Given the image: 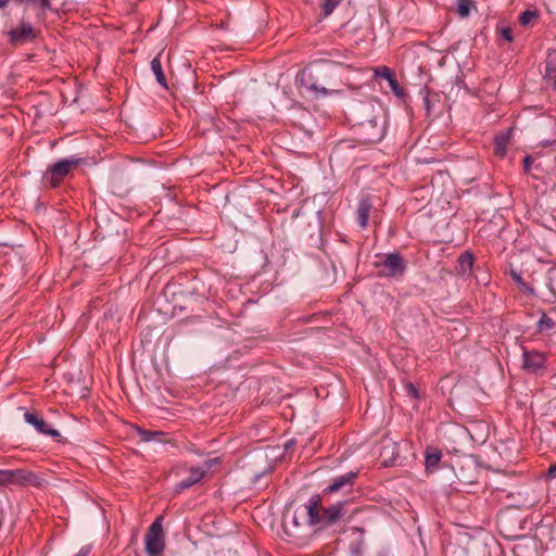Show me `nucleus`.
<instances>
[{"instance_id": "72a5a7b5", "label": "nucleus", "mask_w": 556, "mask_h": 556, "mask_svg": "<svg viewBox=\"0 0 556 556\" xmlns=\"http://www.w3.org/2000/svg\"><path fill=\"white\" fill-rule=\"evenodd\" d=\"M514 278L522 288L528 289L526 283L522 281L520 274H514Z\"/></svg>"}, {"instance_id": "f8f14e48", "label": "nucleus", "mask_w": 556, "mask_h": 556, "mask_svg": "<svg viewBox=\"0 0 556 556\" xmlns=\"http://www.w3.org/2000/svg\"><path fill=\"white\" fill-rule=\"evenodd\" d=\"M356 477V473L353 471L346 472L340 477H337L331 484H329L326 489V492L328 493H334L339 490L343 489L346 485H352L354 478Z\"/></svg>"}, {"instance_id": "c756f323", "label": "nucleus", "mask_w": 556, "mask_h": 556, "mask_svg": "<svg viewBox=\"0 0 556 556\" xmlns=\"http://www.w3.org/2000/svg\"><path fill=\"white\" fill-rule=\"evenodd\" d=\"M219 458H211V459H207L205 460L204 463V467H202L203 469H205V472L212 468L214 465H216L218 463Z\"/></svg>"}, {"instance_id": "9b49d317", "label": "nucleus", "mask_w": 556, "mask_h": 556, "mask_svg": "<svg viewBox=\"0 0 556 556\" xmlns=\"http://www.w3.org/2000/svg\"><path fill=\"white\" fill-rule=\"evenodd\" d=\"M372 207L369 199H361L356 210V220L362 228H365L368 223L369 212Z\"/></svg>"}, {"instance_id": "0eeeda50", "label": "nucleus", "mask_w": 556, "mask_h": 556, "mask_svg": "<svg viewBox=\"0 0 556 556\" xmlns=\"http://www.w3.org/2000/svg\"><path fill=\"white\" fill-rule=\"evenodd\" d=\"M9 484L38 485L39 478L31 471L24 469L9 470Z\"/></svg>"}, {"instance_id": "f03ea898", "label": "nucleus", "mask_w": 556, "mask_h": 556, "mask_svg": "<svg viewBox=\"0 0 556 556\" xmlns=\"http://www.w3.org/2000/svg\"><path fill=\"white\" fill-rule=\"evenodd\" d=\"M383 276L388 278L402 277L407 268L406 261L397 252L388 253L382 262Z\"/></svg>"}, {"instance_id": "39448f33", "label": "nucleus", "mask_w": 556, "mask_h": 556, "mask_svg": "<svg viewBox=\"0 0 556 556\" xmlns=\"http://www.w3.org/2000/svg\"><path fill=\"white\" fill-rule=\"evenodd\" d=\"M546 356L536 350H526L522 352V368L530 374H536L545 367Z\"/></svg>"}, {"instance_id": "cd10ccee", "label": "nucleus", "mask_w": 556, "mask_h": 556, "mask_svg": "<svg viewBox=\"0 0 556 556\" xmlns=\"http://www.w3.org/2000/svg\"><path fill=\"white\" fill-rule=\"evenodd\" d=\"M9 470H0V485H9Z\"/></svg>"}, {"instance_id": "c9c22d12", "label": "nucleus", "mask_w": 556, "mask_h": 556, "mask_svg": "<svg viewBox=\"0 0 556 556\" xmlns=\"http://www.w3.org/2000/svg\"><path fill=\"white\" fill-rule=\"evenodd\" d=\"M351 553L353 554V556H361V548L358 546H351Z\"/></svg>"}, {"instance_id": "58836bf2", "label": "nucleus", "mask_w": 556, "mask_h": 556, "mask_svg": "<svg viewBox=\"0 0 556 556\" xmlns=\"http://www.w3.org/2000/svg\"><path fill=\"white\" fill-rule=\"evenodd\" d=\"M9 2H12V0H0V10L5 8Z\"/></svg>"}, {"instance_id": "6ab92c4d", "label": "nucleus", "mask_w": 556, "mask_h": 556, "mask_svg": "<svg viewBox=\"0 0 556 556\" xmlns=\"http://www.w3.org/2000/svg\"><path fill=\"white\" fill-rule=\"evenodd\" d=\"M536 327L540 332H546L555 327V323L551 317L543 314L539 319Z\"/></svg>"}, {"instance_id": "423d86ee", "label": "nucleus", "mask_w": 556, "mask_h": 556, "mask_svg": "<svg viewBox=\"0 0 556 556\" xmlns=\"http://www.w3.org/2000/svg\"><path fill=\"white\" fill-rule=\"evenodd\" d=\"M10 42L23 45L36 38V31L29 22L22 21L20 26L8 31Z\"/></svg>"}, {"instance_id": "6e6552de", "label": "nucleus", "mask_w": 556, "mask_h": 556, "mask_svg": "<svg viewBox=\"0 0 556 556\" xmlns=\"http://www.w3.org/2000/svg\"><path fill=\"white\" fill-rule=\"evenodd\" d=\"M24 419L27 424L31 425L38 433L49 435L52 438H59L60 432L56 429H53L49 424H47L41 417L36 414L26 412L24 415Z\"/></svg>"}, {"instance_id": "4c0bfd02", "label": "nucleus", "mask_w": 556, "mask_h": 556, "mask_svg": "<svg viewBox=\"0 0 556 556\" xmlns=\"http://www.w3.org/2000/svg\"><path fill=\"white\" fill-rule=\"evenodd\" d=\"M424 104H425L426 110H427L428 112H430L431 106H430V100H429V98H428V97H425V98H424Z\"/></svg>"}, {"instance_id": "e433bc0d", "label": "nucleus", "mask_w": 556, "mask_h": 556, "mask_svg": "<svg viewBox=\"0 0 556 556\" xmlns=\"http://www.w3.org/2000/svg\"><path fill=\"white\" fill-rule=\"evenodd\" d=\"M554 144H556V140H544V141H542V146L543 147H552Z\"/></svg>"}, {"instance_id": "a878e982", "label": "nucleus", "mask_w": 556, "mask_h": 556, "mask_svg": "<svg viewBox=\"0 0 556 556\" xmlns=\"http://www.w3.org/2000/svg\"><path fill=\"white\" fill-rule=\"evenodd\" d=\"M376 75L386 79L388 83L391 81L394 76L389 67H381L380 70L376 71Z\"/></svg>"}, {"instance_id": "5701e85b", "label": "nucleus", "mask_w": 556, "mask_h": 556, "mask_svg": "<svg viewBox=\"0 0 556 556\" xmlns=\"http://www.w3.org/2000/svg\"><path fill=\"white\" fill-rule=\"evenodd\" d=\"M459 266L463 271H466L467 269L470 270L472 267V255L469 253H465V254L460 255Z\"/></svg>"}, {"instance_id": "473e14b6", "label": "nucleus", "mask_w": 556, "mask_h": 556, "mask_svg": "<svg viewBox=\"0 0 556 556\" xmlns=\"http://www.w3.org/2000/svg\"><path fill=\"white\" fill-rule=\"evenodd\" d=\"M556 477V463L553 464L549 468H548V471H547V478H554Z\"/></svg>"}, {"instance_id": "4468645a", "label": "nucleus", "mask_w": 556, "mask_h": 556, "mask_svg": "<svg viewBox=\"0 0 556 556\" xmlns=\"http://www.w3.org/2000/svg\"><path fill=\"white\" fill-rule=\"evenodd\" d=\"M342 505L343 503L339 502L325 509L323 520H325L326 523H332L338 520L342 515Z\"/></svg>"}, {"instance_id": "dca6fc26", "label": "nucleus", "mask_w": 556, "mask_h": 556, "mask_svg": "<svg viewBox=\"0 0 556 556\" xmlns=\"http://www.w3.org/2000/svg\"><path fill=\"white\" fill-rule=\"evenodd\" d=\"M151 70L155 76L156 81L164 88H167V81L163 73L162 63L160 56H155L151 61Z\"/></svg>"}, {"instance_id": "7c9ffc66", "label": "nucleus", "mask_w": 556, "mask_h": 556, "mask_svg": "<svg viewBox=\"0 0 556 556\" xmlns=\"http://www.w3.org/2000/svg\"><path fill=\"white\" fill-rule=\"evenodd\" d=\"M90 551H91V547L86 545V546H83L78 553L74 556H88L90 554Z\"/></svg>"}, {"instance_id": "2eb2a0df", "label": "nucleus", "mask_w": 556, "mask_h": 556, "mask_svg": "<svg viewBox=\"0 0 556 556\" xmlns=\"http://www.w3.org/2000/svg\"><path fill=\"white\" fill-rule=\"evenodd\" d=\"M509 140V132L497 135L494 140V153L503 157L507 152V143Z\"/></svg>"}, {"instance_id": "4be33fe9", "label": "nucleus", "mask_w": 556, "mask_h": 556, "mask_svg": "<svg viewBox=\"0 0 556 556\" xmlns=\"http://www.w3.org/2000/svg\"><path fill=\"white\" fill-rule=\"evenodd\" d=\"M341 0H325L323 4V13L325 16L330 15L333 10L340 4Z\"/></svg>"}, {"instance_id": "bb28decb", "label": "nucleus", "mask_w": 556, "mask_h": 556, "mask_svg": "<svg viewBox=\"0 0 556 556\" xmlns=\"http://www.w3.org/2000/svg\"><path fill=\"white\" fill-rule=\"evenodd\" d=\"M389 86H390L391 90L393 91V93L396 94L397 97L404 96V91L395 78H393L391 81H389Z\"/></svg>"}, {"instance_id": "aec40b11", "label": "nucleus", "mask_w": 556, "mask_h": 556, "mask_svg": "<svg viewBox=\"0 0 556 556\" xmlns=\"http://www.w3.org/2000/svg\"><path fill=\"white\" fill-rule=\"evenodd\" d=\"M538 13L535 11L526 10L519 16V23L522 26L529 25Z\"/></svg>"}, {"instance_id": "f704fd0d", "label": "nucleus", "mask_w": 556, "mask_h": 556, "mask_svg": "<svg viewBox=\"0 0 556 556\" xmlns=\"http://www.w3.org/2000/svg\"><path fill=\"white\" fill-rule=\"evenodd\" d=\"M300 513H301V511H296V513L292 516V518H291V522H292L294 526H299V523H300V522H299V516H298V514H300Z\"/></svg>"}, {"instance_id": "20e7f679", "label": "nucleus", "mask_w": 556, "mask_h": 556, "mask_svg": "<svg viewBox=\"0 0 556 556\" xmlns=\"http://www.w3.org/2000/svg\"><path fill=\"white\" fill-rule=\"evenodd\" d=\"M78 159H63L49 167L50 184L58 187L63 178L70 173L71 168L78 165Z\"/></svg>"}, {"instance_id": "9d476101", "label": "nucleus", "mask_w": 556, "mask_h": 556, "mask_svg": "<svg viewBox=\"0 0 556 556\" xmlns=\"http://www.w3.org/2000/svg\"><path fill=\"white\" fill-rule=\"evenodd\" d=\"M205 476V469L202 467H191L189 469V476L186 479H182L176 485V491L180 492L190 486L199 483Z\"/></svg>"}, {"instance_id": "a211bd4d", "label": "nucleus", "mask_w": 556, "mask_h": 556, "mask_svg": "<svg viewBox=\"0 0 556 556\" xmlns=\"http://www.w3.org/2000/svg\"><path fill=\"white\" fill-rule=\"evenodd\" d=\"M137 432L143 442L157 441V438L163 435L160 431L143 430L141 428H137Z\"/></svg>"}, {"instance_id": "ddd939ff", "label": "nucleus", "mask_w": 556, "mask_h": 556, "mask_svg": "<svg viewBox=\"0 0 556 556\" xmlns=\"http://www.w3.org/2000/svg\"><path fill=\"white\" fill-rule=\"evenodd\" d=\"M442 453L435 447H428L425 455V466L427 472H433L437 470L439 463L441 462Z\"/></svg>"}, {"instance_id": "f3484780", "label": "nucleus", "mask_w": 556, "mask_h": 556, "mask_svg": "<svg viewBox=\"0 0 556 556\" xmlns=\"http://www.w3.org/2000/svg\"><path fill=\"white\" fill-rule=\"evenodd\" d=\"M12 2L27 7L40 8L42 10L51 8L50 0H12Z\"/></svg>"}, {"instance_id": "2f4dec72", "label": "nucleus", "mask_w": 556, "mask_h": 556, "mask_svg": "<svg viewBox=\"0 0 556 556\" xmlns=\"http://www.w3.org/2000/svg\"><path fill=\"white\" fill-rule=\"evenodd\" d=\"M407 392L413 397H418V391L414 384H412V383L407 384Z\"/></svg>"}, {"instance_id": "f257e3e1", "label": "nucleus", "mask_w": 556, "mask_h": 556, "mask_svg": "<svg viewBox=\"0 0 556 556\" xmlns=\"http://www.w3.org/2000/svg\"><path fill=\"white\" fill-rule=\"evenodd\" d=\"M144 541L146 552L149 556L162 555L165 548L162 517H157L150 526Z\"/></svg>"}, {"instance_id": "393cba45", "label": "nucleus", "mask_w": 556, "mask_h": 556, "mask_svg": "<svg viewBox=\"0 0 556 556\" xmlns=\"http://www.w3.org/2000/svg\"><path fill=\"white\" fill-rule=\"evenodd\" d=\"M497 33L506 41H508V42L513 41V31L509 26H505V25L498 26Z\"/></svg>"}, {"instance_id": "7ed1b4c3", "label": "nucleus", "mask_w": 556, "mask_h": 556, "mask_svg": "<svg viewBox=\"0 0 556 556\" xmlns=\"http://www.w3.org/2000/svg\"><path fill=\"white\" fill-rule=\"evenodd\" d=\"M357 132L365 142H377L384 136L383 127L375 118L358 123Z\"/></svg>"}, {"instance_id": "b1692460", "label": "nucleus", "mask_w": 556, "mask_h": 556, "mask_svg": "<svg viewBox=\"0 0 556 556\" xmlns=\"http://www.w3.org/2000/svg\"><path fill=\"white\" fill-rule=\"evenodd\" d=\"M307 88L313 90V91H315L317 94L323 96V97L334 94V93L339 92L338 90H333V89L330 90V89H327L325 87H318L316 84L309 85V86H307Z\"/></svg>"}, {"instance_id": "412c9836", "label": "nucleus", "mask_w": 556, "mask_h": 556, "mask_svg": "<svg viewBox=\"0 0 556 556\" xmlns=\"http://www.w3.org/2000/svg\"><path fill=\"white\" fill-rule=\"evenodd\" d=\"M471 3L469 0H459L457 4V13L462 17H467L470 13Z\"/></svg>"}, {"instance_id": "ea45409f", "label": "nucleus", "mask_w": 556, "mask_h": 556, "mask_svg": "<svg viewBox=\"0 0 556 556\" xmlns=\"http://www.w3.org/2000/svg\"><path fill=\"white\" fill-rule=\"evenodd\" d=\"M553 88L556 90V75L553 77Z\"/></svg>"}, {"instance_id": "c85d7f7f", "label": "nucleus", "mask_w": 556, "mask_h": 556, "mask_svg": "<svg viewBox=\"0 0 556 556\" xmlns=\"http://www.w3.org/2000/svg\"><path fill=\"white\" fill-rule=\"evenodd\" d=\"M533 159L531 155H526L523 159V168L526 172H529L532 167Z\"/></svg>"}, {"instance_id": "1a4fd4ad", "label": "nucleus", "mask_w": 556, "mask_h": 556, "mask_svg": "<svg viewBox=\"0 0 556 556\" xmlns=\"http://www.w3.org/2000/svg\"><path fill=\"white\" fill-rule=\"evenodd\" d=\"M318 505L319 496H312L300 513L301 517H307V522L311 526H316L323 521V517L319 516Z\"/></svg>"}]
</instances>
